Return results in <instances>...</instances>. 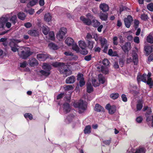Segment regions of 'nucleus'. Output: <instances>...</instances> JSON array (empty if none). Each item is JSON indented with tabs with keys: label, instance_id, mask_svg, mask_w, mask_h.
I'll list each match as a JSON object with an SVG mask.
<instances>
[{
	"label": "nucleus",
	"instance_id": "obj_1",
	"mask_svg": "<svg viewBox=\"0 0 153 153\" xmlns=\"http://www.w3.org/2000/svg\"><path fill=\"white\" fill-rule=\"evenodd\" d=\"M87 102L82 100L73 104V106L75 108H78V112L81 114L83 113L87 109Z\"/></svg>",
	"mask_w": 153,
	"mask_h": 153
},
{
	"label": "nucleus",
	"instance_id": "obj_2",
	"mask_svg": "<svg viewBox=\"0 0 153 153\" xmlns=\"http://www.w3.org/2000/svg\"><path fill=\"white\" fill-rule=\"evenodd\" d=\"M24 50L22 51H18V54L20 57L23 59H25L31 54L30 49L28 48H23Z\"/></svg>",
	"mask_w": 153,
	"mask_h": 153
},
{
	"label": "nucleus",
	"instance_id": "obj_3",
	"mask_svg": "<svg viewBox=\"0 0 153 153\" xmlns=\"http://www.w3.org/2000/svg\"><path fill=\"white\" fill-rule=\"evenodd\" d=\"M66 32L67 29L66 28L64 27L61 28L56 35L57 39L59 40L62 39Z\"/></svg>",
	"mask_w": 153,
	"mask_h": 153
},
{
	"label": "nucleus",
	"instance_id": "obj_4",
	"mask_svg": "<svg viewBox=\"0 0 153 153\" xmlns=\"http://www.w3.org/2000/svg\"><path fill=\"white\" fill-rule=\"evenodd\" d=\"M152 112V110L150 109H148L145 114L146 117V121L149 123H151L152 126L153 127V116L151 115Z\"/></svg>",
	"mask_w": 153,
	"mask_h": 153
},
{
	"label": "nucleus",
	"instance_id": "obj_5",
	"mask_svg": "<svg viewBox=\"0 0 153 153\" xmlns=\"http://www.w3.org/2000/svg\"><path fill=\"white\" fill-rule=\"evenodd\" d=\"M133 18L131 15H128L127 18H124V22L125 25L126 27L128 28L130 27L131 23L133 21Z\"/></svg>",
	"mask_w": 153,
	"mask_h": 153
},
{
	"label": "nucleus",
	"instance_id": "obj_6",
	"mask_svg": "<svg viewBox=\"0 0 153 153\" xmlns=\"http://www.w3.org/2000/svg\"><path fill=\"white\" fill-rule=\"evenodd\" d=\"M8 19L9 18L7 16L4 17L3 16L0 18V29L4 28V23L8 21Z\"/></svg>",
	"mask_w": 153,
	"mask_h": 153
},
{
	"label": "nucleus",
	"instance_id": "obj_7",
	"mask_svg": "<svg viewBox=\"0 0 153 153\" xmlns=\"http://www.w3.org/2000/svg\"><path fill=\"white\" fill-rule=\"evenodd\" d=\"M120 46L124 52L128 53L130 49L131 44L129 42H126L124 45H121Z\"/></svg>",
	"mask_w": 153,
	"mask_h": 153
},
{
	"label": "nucleus",
	"instance_id": "obj_8",
	"mask_svg": "<svg viewBox=\"0 0 153 153\" xmlns=\"http://www.w3.org/2000/svg\"><path fill=\"white\" fill-rule=\"evenodd\" d=\"M137 79L138 82L141 80L143 82L146 83L147 84L148 82V77L146 74H143L142 76H138L137 77Z\"/></svg>",
	"mask_w": 153,
	"mask_h": 153
},
{
	"label": "nucleus",
	"instance_id": "obj_9",
	"mask_svg": "<svg viewBox=\"0 0 153 153\" xmlns=\"http://www.w3.org/2000/svg\"><path fill=\"white\" fill-rule=\"evenodd\" d=\"M38 59L41 61H44L48 57V55L43 53H39L37 55Z\"/></svg>",
	"mask_w": 153,
	"mask_h": 153
},
{
	"label": "nucleus",
	"instance_id": "obj_10",
	"mask_svg": "<svg viewBox=\"0 0 153 153\" xmlns=\"http://www.w3.org/2000/svg\"><path fill=\"white\" fill-rule=\"evenodd\" d=\"M99 7L101 10L103 12L108 11L109 9L108 6L105 3H103L100 4Z\"/></svg>",
	"mask_w": 153,
	"mask_h": 153
},
{
	"label": "nucleus",
	"instance_id": "obj_11",
	"mask_svg": "<svg viewBox=\"0 0 153 153\" xmlns=\"http://www.w3.org/2000/svg\"><path fill=\"white\" fill-rule=\"evenodd\" d=\"M67 68H68L67 65H65L63 63H62L58 68L60 73L63 74L65 72Z\"/></svg>",
	"mask_w": 153,
	"mask_h": 153
},
{
	"label": "nucleus",
	"instance_id": "obj_12",
	"mask_svg": "<svg viewBox=\"0 0 153 153\" xmlns=\"http://www.w3.org/2000/svg\"><path fill=\"white\" fill-rule=\"evenodd\" d=\"M80 20L82 21L85 25H89L92 23L91 20L88 18H86L83 16H81L80 18Z\"/></svg>",
	"mask_w": 153,
	"mask_h": 153
},
{
	"label": "nucleus",
	"instance_id": "obj_13",
	"mask_svg": "<svg viewBox=\"0 0 153 153\" xmlns=\"http://www.w3.org/2000/svg\"><path fill=\"white\" fill-rule=\"evenodd\" d=\"M99 17L102 20L106 21L108 19V14L106 13H104L100 12L99 14Z\"/></svg>",
	"mask_w": 153,
	"mask_h": 153
},
{
	"label": "nucleus",
	"instance_id": "obj_14",
	"mask_svg": "<svg viewBox=\"0 0 153 153\" xmlns=\"http://www.w3.org/2000/svg\"><path fill=\"white\" fill-rule=\"evenodd\" d=\"M132 62L134 65H137L138 63L139 59L137 54L134 53L132 55Z\"/></svg>",
	"mask_w": 153,
	"mask_h": 153
},
{
	"label": "nucleus",
	"instance_id": "obj_15",
	"mask_svg": "<svg viewBox=\"0 0 153 153\" xmlns=\"http://www.w3.org/2000/svg\"><path fill=\"white\" fill-rule=\"evenodd\" d=\"M29 65L31 67H34L37 66L39 63L37 60L35 58H32L30 60Z\"/></svg>",
	"mask_w": 153,
	"mask_h": 153
},
{
	"label": "nucleus",
	"instance_id": "obj_16",
	"mask_svg": "<svg viewBox=\"0 0 153 153\" xmlns=\"http://www.w3.org/2000/svg\"><path fill=\"white\" fill-rule=\"evenodd\" d=\"M6 16L8 17L9 18L8 20H9L14 25H15L17 22V17L16 16V15H13L10 19L9 18V14H7L5 16Z\"/></svg>",
	"mask_w": 153,
	"mask_h": 153
},
{
	"label": "nucleus",
	"instance_id": "obj_17",
	"mask_svg": "<svg viewBox=\"0 0 153 153\" xmlns=\"http://www.w3.org/2000/svg\"><path fill=\"white\" fill-rule=\"evenodd\" d=\"M71 108L70 105L68 103L66 102L63 104V110L66 113L70 112Z\"/></svg>",
	"mask_w": 153,
	"mask_h": 153
},
{
	"label": "nucleus",
	"instance_id": "obj_18",
	"mask_svg": "<svg viewBox=\"0 0 153 153\" xmlns=\"http://www.w3.org/2000/svg\"><path fill=\"white\" fill-rule=\"evenodd\" d=\"M75 77L72 76L67 78L66 80V82L68 84L73 83L75 82Z\"/></svg>",
	"mask_w": 153,
	"mask_h": 153
},
{
	"label": "nucleus",
	"instance_id": "obj_19",
	"mask_svg": "<svg viewBox=\"0 0 153 153\" xmlns=\"http://www.w3.org/2000/svg\"><path fill=\"white\" fill-rule=\"evenodd\" d=\"M144 49L146 53V55L148 56L152 52V46H147L144 47Z\"/></svg>",
	"mask_w": 153,
	"mask_h": 153
},
{
	"label": "nucleus",
	"instance_id": "obj_20",
	"mask_svg": "<svg viewBox=\"0 0 153 153\" xmlns=\"http://www.w3.org/2000/svg\"><path fill=\"white\" fill-rule=\"evenodd\" d=\"M28 33L30 35L33 36H36L39 35V33L37 30H31L28 31Z\"/></svg>",
	"mask_w": 153,
	"mask_h": 153
},
{
	"label": "nucleus",
	"instance_id": "obj_21",
	"mask_svg": "<svg viewBox=\"0 0 153 153\" xmlns=\"http://www.w3.org/2000/svg\"><path fill=\"white\" fill-rule=\"evenodd\" d=\"M94 110L98 112L104 111V108L98 104H96L95 105Z\"/></svg>",
	"mask_w": 153,
	"mask_h": 153
},
{
	"label": "nucleus",
	"instance_id": "obj_22",
	"mask_svg": "<svg viewBox=\"0 0 153 153\" xmlns=\"http://www.w3.org/2000/svg\"><path fill=\"white\" fill-rule=\"evenodd\" d=\"M42 68L45 71H50L51 69V65L47 63H44L42 66Z\"/></svg>",
	"mask_w": 153,
	"mask_h": 153
},
{
	"label": "nucleus",
	"instance_id": "obj_23",
	"mask_svg": "<svg viewBox=\"0 0 153 153\" xmlns=\"http://www.w3.org/2000/svg\"><path fill=\"white\" fill-rule=\"evenodd\" d=\"M42 30L44 34L47 35L50 30V29L47 26H43L42 27Z\"/></svg>",
	"mask_w": 153,
	"mask_h": 153
},
{
	"label": "nucleus",
	"instance_id": "obj_24",
	"mask_svg": "<svg viewBox=\"0 0 153 153\" xmlns=\"http://www.w3.org/2000/svg\"><path fill=\"white\" fill-rule=\"evenodd\" d=\"M78 44L79 47L81 49H84L86 48V44L84 41L80 40L78 42Z\"/></svg>",
	"mask_w": 153,
	"mask_h": 153
},
{
	"label": "nucleus",
	"instance_id": "obj_25",
	"mask_svg": "<svg viewBox=\"0 0 153 153\" xmlns=\"http://www.w3.org/2000/svg\"><path fill=\"white\" fill-rule=\"evenodd\" d=\"M39 73L42 75L46 77L49 76L51 74V72L50 71L41 70L39 71Z\"/></svg>",
	"mask_w": 153,
	"mask_h": 153
},
{
	"label": "nucleus",
	"instance_id": "obj_26",
	"mask_svg": "<svg viewBox=\"0 0 153 153\" xmlns=\"http://www.w3.org/2000/svg\"><path fill=\"white\" fill-rule=\"evenodd\" d=\"M73 39L71 38L68 37L65 40V43L68 45L70 46L72 45L74 43Z\"/></svg>",
	"mask_w": 153,
	"mask_h": 153
},
{
	"label": "nucleus",
	"instance_id": "obj_27",
	"mask_svg": "<svg viewBox=\"0 0 153 153\" xmlns=\"http://www.w3.org/2000/svg\"><path fill=\"white\" fill-rule=\"evenodd\" d=\"M146 149L143 147H140L137 149L135 152L134 153H145Z\"/></svg>",
	"mask_w": 153,
	"mask_h": 153
},
{
	"label": "nucleus",
	"instance_id": "obj_28",
	"mask_svg": "<svg viewBox=\"0 0 153 153\" xmlns=\"http://www.w3.org/2000/svg\"><path fill=\"white\" fill-rule=\"evenodd\" d=\"M91 126L90 125L86 126L84 130V133L85 134H89L91 133Z\"/></svg>",
	"mask_w": 153,
	"mask_h": 153
},
{
	"label": "nucleus",
	"instance_id": "obj_29",
	"mask_svg": "<svg viewBox=\"0 0 153 153\" xmlns=\"http://www.w3.org/2000/svg\"><path fill=\"white\" fill-rule=\"evenodd\" d=\"M146 39L148 42L150 43H153V37L151 33H150L149 36L147 37Z\"/></svg>",
	"mask_w": 153,
	"mask_h": 153
},
{
	"label": "nucleus",
	"instance_id": "obj_30",
	"mask_svg": "<svg viewBox=\"0 0 153 153\" xmlns=\"http://www.w3.org/2000/svg\"><path fill=\"white\" fill-rule=\"evenodd\" d=\"M99 40L102 47H103L105 45H107V40L103 38H100L99 39Z\"/></svg>",
	"mask_w": 153,
	"mask_h": 153
},
{
	"label": "nucleus",
	"instance_id": "obj_31",
	"mask_svg": "<svg viewBox=\"0 0 153 153\" xmlns=\"http://www.w3.org/2000/svg\"><path fill=\"white\" fill-rule=\"evenodd\" d=\"M87 91L88 93H91L93 91V87L90 83L87 84Z\"/></svg>",
	"mask_w": 153,
	"mask_h": 153
},
{
	"label": "nucleus",
	"instance_id": "obj_32",
	"mask_svg": "<svg viewBox=\"0 0 153 153\" xmlns=\"http://www.w3.org/2000/svg\"><path fill=\"white\" fill-rule=\"evenodd\" d=\"M91 24L93 26L95 27H97L100 25V23L96 19H93L92 20Z\"/></svg>",
	"mask_w": 153,
	"mask_h": 153
},
{
	"label": "nucleus",
	"instance_id": "obj_33",
	"mask_svg": "<svg viewBox=\"0 0 153 153\" xmlns=\"http://www.w3.org/2000/svg\"><path fill=\"white\" fill-rule=\"evenodd\" d=\"M48 47L51 49L53 50H57L58 49V46L53 43H49L48 45Z\"/></svg>",
	"mask_w": 153,
	"mask_h": 153
},
{
	"label": "nucleus",
	"instance_id": "obj_34",
	"mask_svg": "<svg viewBox=\"0 0 153 153\" xmlns=\"http://www.w3.org/2000/svg\"><path fill=\"white\" fill-rule=\"evenodd\" d=\"M18 18L21 20H24L26 16L25 14L22 12H20L18 14Z\"/></svg>",
	"mask_w": 153,
	"mask_h": 153
},
{
	"label": "nucleus",
	"instance_id": "obj_35",
	"mask_svg": "<svg viewBox=\"0 0 153 153\" xmlns=\"http://www.w3.org/2000/svg\"><path fill=\"white\" fill-rule=\"evenodd\" d=\"M99 82L103 84L105 82V78L102 76V75L100 74L98 75Z\"/></svg>",
	"mask_w": 153,
	"mask_h": 153
},
{
	"label": "nucleus",
	"instance_id": "obj_36",
	"mask_svg": "<svg viewBox=\"0 0 153 153\" xmlns=\"http://www.w3.org/2000/svg\"><path fill=\"white\" fill-rule=\"evenodd\" d=\"M92 83L94 87H97L100 85V82L96 79L93 78L92 80Z\"/></svg>",
	"mask_w": 153,
	"mask_h": 153
},
{
	"label": "nucleus",
	"instance_id": "obj_37",
	"mask_svg": "<svg viewBox=\"0 0 153 153\" xmlns=\"http://www.w3.org/2000/svg\"><path fill=\"white\" fill-rule=\"evenodd\" d=\"M74 116L73 114H70L67 117L65 121L68 123L71 122L74 118Z\"/></svg>",
	"mask_w": 153,
	"mask_h": 153
},
{
	"label": "nucleus",
	"instance_id": "obj_38",
	"mask_svg": "<svg viewBox=\"0 0 153 153\" xmlns=\"http://www.w3.org/2000/svg\"><path fill=\"white\" fill-rule=\"evenodd\" d=\"M38 2V0H31L27 4V6L28 7V5H30L31 6H33L35 5Z\"/></svg>",
	"mask_w": 153,
	"mask_h": 153
},
{
	"label": "nucleus",
	"instance_id": "obj_39",
	"mask_svg": "<svg viewBox=\"0 0 153 153\" xmlns=\"http://www.w3.org/2000/svg\"><path fill=\"white\" fill-rule=\"evenodd\" d=\"M44 19L45 21L49 22L51 19V16L50 13L46 14L44 16Z\"/></svg>",
	"mask_w": 153,
	"mask_h": 153
},
{
	"label": "nucleus",
	"instance_id": "obj_40",
	"mask_svg": "<svg viewBox=\"0 0 153 153\" xmlns=\"http://www.w3.org/2000/svg\"><path fill=\"white\" fill-rule=\"evenodd\" d=\"M49 39L51 40H53L55 39L54 34L53 32L51 31L48 34Z\"/></svg>",
	"mask_w": 153,
	"mask_h": 153
},
{
	"label": "nucleus",
	"instance_id": "obj_41",
	"mask_svg": "<svg viewBox=\"0 0 153 153\" xmlns=\"http://www.w3.org/2000/svg\"><path fill=\"white\" fill-rule=\"evenodd\" d=\"M116 111V107L114 105L112 106L108 111L109 113L110 114H114Z\"/></svg>",
	"mask_w": 153,
	"mask_h": 153
},
{
	"label": "nucleus",
	"instance_id": "obj_42",
	"mask_svg": "<svg viewBox=\"0 0 153 153\" xmlns=\"http://www.w3.org/2000/svg\"><path fill=\"white\" fill-rule=\"evenodd\" d=\"M72 48L77 53H78L79 51V48L76 44L75 45H72Z\"/></svg>",
	"mask_w": 153,
	"mask_h": 153
},
{
	"label": "nucleus",
	"instance_id": "obj_43",
	"mask_svg": "<svg viewBox=\"0 0 153 153\" xmlns=\"http://www.w3.org/2000/svg\"><path fill=\"white\" fill-rule=\"evenodd\" d=\"M72 73L71 71L69 69H66L65 72H64L63 74H65L66 76H67L71 75Z\"/></svg>",
	"mask_w": 153,
	"mask_h": 153
},
{
	"label": "nucleus",
	"instance_id": "obj_44",
	"mask_svg": "<svg viewBox=\"0 0 153 153\" xmlns=\"http://www.w3.org/2000/svg\"><path fill=\"white\" fill-rule=\"evenodd\" d=\"M119 94L117 93H112L111 94L110 97L113 99H116L118 98Z\"/></svg>",
	"mask_w": 153,
	"mask_h": 153
},
{
	"label": "nucleus",
	"instance_id": "obj_45",
	"mask_svg": "<svg viewBox=\"0 0 153 153\" xmlns=\"http://www.w3.org/2000/svg\"><path fill=\"white\" fill-rule=\"evenodd\" d=\"M101 71L102 72L105 74H107L108 73V69L102 66H101Z\"/></svg>",
	"mask_w": 153,
	"mask_h": 153
},
{
	"label": "nucleus",
	"instance_id": "obj_46",
	"mask_svg": "<svg viewBox=\"0 0 153 153\" xmlns=\"http://www.w3.org/2000/svg\"><path fill=\"white\" fill-rule=\"evenodd\" d=\"M64 89L66 91H72L73 89V88L71 85H68L64 87Z\"/></svg>",
	"mask_w": 153,
	"mask_h": 153
},
{
	"label": "nucleus",
	"instance_id": "obj_47",
	"mask_svg": "<svg viewBox=\"0 0 153 153\" xmlns=\"http://www.w3.org/2000/svg\"><path fill=\"white\" fill-rule=\"evenodd\" d=\"M79 52L82 54L84 55H86L88 53V51L86 49V48H85L84 49H82V50L79 51Z\"/></svg>",
	"mask_w": 153,
	"mask_h": 153
},
{
	"label": "nucleus",
	"instance_id": "obj_48",
	"mask_svg": "<svg viewBox=\"0 0 153 153\" xmlns=\"http://www.w3.org/2000/svg\"><path fill=\"white\" fill-rule=\"evenodd\" d=\"M9 46L12 48L13 47H17L18 45L13 40L11 41L9 43Z\"/></svg>",
	"mask_w": 153,
	"mask_h": 153
},
{
	"label": "nucleus",
	"instance_id": "obj_49",
	"mask_svg": "<svg viewBox=\"0 0 153 153\" xmlns=\"http://www.w3.org/2000/svg\"><path fill=\"white\" fill-rule=\"evenodd\" d=\"M24 116L26 118H29L30 120H31L33 119V116L31 114L26 113L24 114Z\"/></svg>",
	"mask_w": 153,
	"mask_h": 153
},
{
	"label": "nucleus",
	"instance_id": "obj_50",
	"mask_svg": "<svg viewBox=\"0 0 153 153\" xmlns=\"http://www.w3.org/2000/svg\"><path fill=\"white\" fill-rule=\"evenodd\" d=\"M94 42L93 41H88V46L89 48L92 49L93 48V45L94 44Z\"/></svg>",
	"mask_w": 153,
	"mask_h": 153
},
{
	"label": "nucleus",
	"instance_id": "obj_51",
	"mask_svg": "<svg viewBox=\"0 0 153 153\" xmlns=\"http://www.w3.org/2000/svg\"><path fill=\"white\" fill-rule=\"evenodd\" d=\"M147 7L149 10L153 11V3H151L147 5Z\"/></svg>",
	"mask_w": 153,
	"mask_h": 153
},
{
	"label": "nucleus",
	"instance_id": "obj_52",
	"mask_svg": "<svg viewBox=\"0 0 153 153\" xmlns=\"http://www.w3.org/2000/svg\"><path fill=\"white\" fill-rule=\"evenodd\" d=\"M62 63L58 62H53L52 64V65L55 67L59 68V66L61 65Z\"/></svg>",
	"mask_w": 153,
	"mask_h": 153
},
{
	"label": "nucleus",
	"instance_id": "obj_53",
	"mask_svg": "<svg viewBox=\"0 0 153 153\" xmlns=\"http://www.w3.org/2000/svg\"><path fill=\"white\" fill-rule=\"evenodd\" d=\"M102 64L105 66H108L109 65V61L106 59H104L102 61Z\"/></svg>",
	"mask_w": 153,
	"mask_h": 153
},
{
	"label": "nucleus",
	"instance_id": "obj_54",
	"mask_svg": "<svg viewBox=\"0 0 153 153\" xmlns=\"http://www.w3.org/2000/svg\"><path fill=\"white\" fill-rule=\"evenodd\" d=\"M139 24V21L136 19L135 20L134 22V27L135 29L138 27Z\"/></svg>",
	"mask_w": 153,
	"mask_h": 153
},
{
	"label": "nucleus",
	"instance_id": "obj_55",
	"mask_svg": "<svg viewBox=\"0 0 153 153\" xmlns=\"http://www.w3.org/2000/svg\"><path fill=\"white\" fill-rule=\"evenodd\" d=\"M143 105L141 102H138L137 105V110H141L143 107Z\"/></svg>",
	"mask_w": 153,
	"mask_h": 153
},
{
	"label": "nucleus",
	"instance_id": "obj_56",
	"mask_svg": "<svg viewBox=\"0 0 153 153\" xmlns=\"http://www.w3.org/2000/svg\"><path fill=\"white\" fill-rule=\"evenodd\" d=\"M82 79H84L83 74L81 73L78 74L77 76V80L79 81Z\"/></svg>",
	"mask_w": 153,
	"mask_h": 153
},
{
	"label": "nucleus",
	"instance_id": "obj_57",
	"mask_svg": "<svg viewBox=\"0 0 153 153\" xmlns=\"http://www.w3.org/2000/svg\"><path fill=\"white\" fill-rule=\"evenodd\" d=\"M148 18V16L147 15L144 13L142 14L141 16V19L142 20L145 21Z\"/></svg>",
	"mask_w": 153,
	"mask_h": 153
},
{
	"label": "nucleus",
	"instance_id": "obj_58",
	"mask_svg": "<svg viewBox=\"0 0 153 153\" xmlns=\"http://www.w3.org/2000/svg\"><path fill=\"white\" fill-rule=\"evenodd\" d=\"M91 55H90L85 56L84 57V59L86 61H88L91 59Z\"/></svg>",
	"mask_w": 153,
	"mask_h": 153
},
{
	"label": "nucleus",
	"instance_id": "obj_59",
	"mask_svg": "<svg viewBox=\"0 0 153 153\" xmlns=\"http://www.w3.org/2000/svg\"><path fill=\"white\" fill-rule=\"evenodd\" d=\"M114 53H113V50L112 49H110L108 50V54L109 56H115L116 55Z\"/></svg>",
	"mask_w": 153,
	"mask_h": 153
},
{
	"label": "nucleus",
	"instance_id": "obj_60",
	"mask_svg": "<svg viewBox=\"0 0 153 153\" xmlns=\"http://www.w3.org/2000/svg\"><path fill=\"white\" fill-rule=\"evenodd\" d=\"M79 81V84L80 87H82L85 85V82L84 79H82Z\"/></svg>",
	"mask_w": 153,
	"mask_h": 153
},
{
	"label": "nucleus",
	"instance_id": "obj_61",
	"mask_svg": "<svg viewBox=\"0 0 153 153\" xmlns=\"http://www.w3.org/2000/svg\"><path fill=\"white\" fill-rule=\"evenodd\" d=\"M25 11L28 13L30 15L33 14L35 12L34 10L33 9H31L28 11H27L26 10H25Z\"/></svg>",
	"mask_w": 153,
	"mask_h": 153
},
{
	"label": "nucleus",
	"instance_id": "obj_62",
	"mask_svg": "<svg viewBox=\"0 0 153 153\" xmlns=\"http://www.w3.org/2000/svg\"><path fill=\"white\" fill-rule=\"evenodd\" d=\"M71 57V58H70V59L71 60H76L78 58L77 56L76 55H74L73 53Z\"/></svg>",
	"mask_w": 153,
	"mask_h": 153
},
{
	"label": "nucleus",
	"instance_id": "obj_63",
	"mask_svg": "<svg viewBox=\"0 0 153 153\" xmlns=\"http://www.w3.org/2000/svg\"><path fill=\"white\" fill-rule=\"evenodd\" d=\"M121 97L123 101L124 102H126L127 101V99L126 96L125 94H123L121 96Z\"/></svg>",
	"mask_w": 153,
	"mask_h": 153
},
{
	"label": "nucleus",
	"instance_id": "obj_64",
	"mask_svg": "<svg viewBox=\"0 0 153 153\" xmlns=\"http://www.w3.org/2000/svg\"><path fill=\"white\" fill-rule=\"evenodd\" d=\"M143 120V118L142 117L140 116L137 118L136 121L138 123H141Z\"/></svg>",
	"mask_w": 153,
	"mask_h": 153
}]
</instances>
